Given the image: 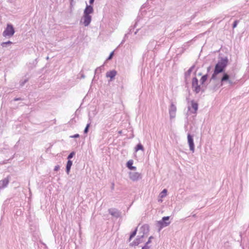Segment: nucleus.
Segmentation results:
<instances>
[{
    "label": "nucleus",
    "mask_w": 249,
    "mask_h": 249,
    "mask_svg": "<svg viewBox=\"0 0 249 249\" xmlns=\"http://www.w3.org/2000/svg\"><path fill=\"white\" fill-rule=\"evenodd\" d=\"M229 64V59L227 56H219L218 60L215 64L213 73L210 78V81H215L218 79V75L221 74V76H227V78L234 80L235 74H229L226 72V69Z\"/></svg>",
    "instance_id": "nucleus-1"
},
{
    "label": "nucleus",
    "mask_w": 249,
    "mask_h": 249,
    "mask_svg": "<svg viewBox=\"0 0 249 249\" xmlns=\"http://www.w3.org/2000/svg\"><path fill=\"white\" fill-rule=\"evenodd\" d=\"M229 64V59L227 56H219L218 60L215 64L213 73L210 78V81H215L218 79V75L221 74V76H227V78L234 80L235 74H229L226 72V69Z\"/></svg>",
    "instance_id": "nucleus-2"
},
{
    "label": "nucleus",
    "mask_w": 249,
    "mask_h": 249,
    "mask_svg": "<svg viewBox=\"0 0 249 249\" xmlns=\"http://www.w3.org/2000/svg\"><path fill=\"white\" fill-rule=\"evenodd\" d=\"M227 76H221L219 81L217 80L214 81L215 82L213 84L210 86L209 89L210 90L213 91H215L217 90L221 87H222L224 85L228 83L230 86L234 85L236 82H234L232 79H228L226 77Z\"/></svg>",
    "instance_id": "nucleus-3"
},
{
    "label": "nucleus",
    "mask_w": 249,
    "mask_h": 249,
    "mask_svg": "<svg viewBox=\"0 0 249 249\" xmlns=\"http://www.w3.org/2000/svg\"><path fill=\"white\" fill-rule=\"evenodd\" d=\"M142 230L143 229V234L142 235H138L136 238L131 243L129 244L130 247H135L138 246L142 242V239L144 237V234L145 231L146 232L149 231V226L148 224L143 225L141 228Z\"/></svg>",
    "instance_id": "nucleus-4"
},
{
    "label": "nucleus",
    "mask_w": 249,
    "mask_h": 249,
    "mask_svg": "<svg viewBox=\"0 0 249 249\" xmlns=\"http://www.w3.org/2000/svg\"><path fill=\"white\" fill-rule=\"evenodd\" d=\"M170 216H166L162 217L161 219L157 221L156 227H158V231L159 232L163 228L169 226L171 223L169 221Z\"/></svg>",
    "instance_id": "nucleus-5"
},
{
    "label": "nucleus",
    "mask_w": 249,
    "mask_h": 249,
    "mask_svg": "<svg viewBox=\"0 0 249 249\" xmlns=\"http://www.w3.org/2000/svg\"><path fill=\"white\" fill-rule=\"evenodd\" d=\"M15 33V30L13 25L11 23H8L2 33V36L5 37H10L14 35Z\"/></svg>",
    "instance_id": "nucleus-6"
},
{
    "label": "nucleus",
    "mask_w": 249,
    "mask_h": 249,
    "mask_svg": "<svg viewBox=\"0 0 249 249\" xmlns=\"http://www.w3.org/2000/svg\"><path fill=\"white\" fill-rule=\"evenodd\" d=\"M192 87L193 89V91L196 93H198L201 90L200 85L198 84V79L195 76L192 78Z\"/></svg>",
    "instance_id": "nucleus-7"
},
{
    "label": "nucleus",
    "mask_w": 249,
    "mask_h": 249,
    "mask_svg": "<svg viewBox=\"0 0 249 249\" xmlns=\"http://www.w3.org/2000/svg\"><path fill=\"white\" fill-rule=\"evenodd\" d=\"M194 136L190 133L187 134V142L189 146V149L193 153L195 151V144L194 142Z\"/></svg>",
    "instance_id": "nucleus-8"
},
{
    "label": "nucleus",
    "mask_w": 249,
    "mask_h": 249,
    "mask_svg": "<svg viewBox=\"0 0 249 249\" xmlns=\"http://www.w3.org/2000/svg\"><path fill=\"white\" fill-rule=\"evenodd\" d=\"M176 111L177 107L175 106V105L173 103V102H172L169 108V113L170 115V120H172L175 118Z\"/></svg>",
    "instance_id": "nucleus-9"
},
{
    "label": "nucleus",
    "mask_w": 249,
    "mask_h": 249,
    "mask_svg": "<svg viewBox=\"0 0 249 249\" xmlns=\"http://www.w3.org/2000/svg\"><path fill=\"white\" fill-rule=\"evenodd\" d=\"M129 177L131 180L133 181H137L142 178L141 174L138 172H131L129 173Z\"/></svg>",
    "instance_id": "nucleus-10"
},
{
    "label": "nucleus",
    "mask_w": 249,
    "mask_h": 249,
    "mask_svg": "<svg viewBox=\"0 0 249 249\" xmlns=\"http://www.w3.org/2000/svg\"><path fill=\"white\" fill-rule=\"evenodd\" d=\"M191 105L192 110H191V107L189 106L188 107V110L190 111L192 113H196L198 108V103L193 100L191 101Z\"/></svg>",
    "instance_id": "nucleus-11"
},
{
    "label": "nucleus",
    "mask_w": 249,
    "mask_h": 249,
    "mask_svg": "<svg viewBox=\"0 0 249 249\" xmlns=\"http://www.w3.org/2000/svg\"><path fill=\"white\" fill-rule=\"evenodd\" d=\"M108 211L110 215L116 218L121 216V212L116 208L109 209Z\"/></svg>",
    "instance_id": "nucleus-12"
},
{
    "label": "nucleus",
    "mask_w": 249,
    "mask_h": 249,
    "mask_svg": "<svg viewBox=\"0 0 249 249\" xmlns=\"http://www.w3.org/2000/svg\"><path fill=\"white\" fill-rule=\"evenodd\" d=\"M9 183V177L8 176L0 180V190L6 188Z\"/></svg>",
    "instance_id": "nucleus-13"
},
{
    "label": "nucleus",
    "mask_w": 249,
    "mask_h": 249,
    "mask_svg": "<svg viewBox=\"0 0 249 249\" xmlns=\"http://www.w3.org/2000/svg\"><path fill=\"white\" fill-rule=\"evenodd\" d=\"M92 17H82L80 20V23H82L85 26L89 25L91 21Z\"/></svg>",
    "instance_id": "nucleus-14"
},
{
    "label": "nucleus",
    "mask_w": 249,
    "mask_h": 249,
    "mask_svg": "<svg viewBox=\"0 0 249 249\" xmlns=\"http://www.w3.org/2000/svg\"><path fill=\"white\" fill-rule=\"evenodd\" d=\"M117 72L115 70L108 71L106 73V77L110 78V81L114 79L115 76L117 75Z\"/></svg>",
    "instance_id": "nucleus-15"
},
{
    "label": "nucleus",
    "mask_w": 249,
    "mask_h": 249,
    "mask_svg": "<svg viewBox=\"0 0 249 249\" xmlns=\"http://www.w3.org/2000/svg\"><path fill=\"white\" fill-rule=\"evenodd\" d=\"M141 19H142V17H137L136 19L135 20L134 24L130 27L129 32L127 33L128 34H130L132 33L134 29L137 27L138 22H140Z\"/></svg>",
    "instance_id": "nucleus-16"
},
{
    "label": "nucleus",
    "mask_w": 249,
    "mask_h": 249,
    "mask_svg": "<svg viewBox=\"0 0 249 249\" xmlns=\"http://www.w3.org/2000/svg\"><path fill=\"white\" fill-rule=\"evenodd\" d=\"M72 165V161L71 160H68L66 165V172L67 175H69L71 167Z\"/></svg>",
    "instance_id": "nucleus-17"
},
{
    "label": "nucleus",
    "mask_w": 249,
    "mask_h": 249,
    "mask_svg": "<svg viewBox=\"0 0 249 249\" xmlns=\"http://www.w3.org/2000/svg\"><path fill=\"white\" fill-rule=\"evenodd\" d=\"M102 67L103 66H100L95 69V71H94V76L92 79V81L95 80L96 77H97V79H99V76H98V74L101 72Z\"/></svg>",
    "instance_id": "nucleus-18"
},
{
    "label": "nucleus",
    "mask_w": 249,
    "mask_h": 249,
    "mask_svg": "<svg viewBox=\"0 0 249 249\" xmlns=\"http://www.w3.org/2000/svg\"><path fill=\"white\" fill-rule=\"evenodd\" d=\"M154 238V237L153 236H150L148 241L145 243L144 245L142 247L141 249H149L150 247L148 246V245L151 243V240Z\"/></svg>",
    "instance_id": "nucleus-19"
},
{
    "label": "nucleus",
    "mask_w": 249,
    "mask_h": 249,
    "mask_svg": "<svg viewBox=\"0 0 249 249\" xmlns=\"http://www.w3.org/2000/svg\"><path fill=\"white\" fill-rule=\"evenodd\" d=\"M38 63L37 59L36 58L33 61L32 63H29L28 64V68L29 70H32L34 69Z\"/></svg>",
    "instance_id": "nucleus-20"
},
{
    "label": "nucleus",
    "mask_w": 249,
    "mask_h": 249,
    "mask_svg": "<svg viewBox=\"0 0 249 249\" xmlns=\"http://www.w3.org/2000/svg\"><path fill=\"white\" fill-rule=\"evenodd\" d=\"M208 77L209 74L208 73H206L202 76L200 79V83L201 85H204L206 81L208 80Z\"/></svg>",
    "instance_id": "nucleus-21"
},
{
    "label": "nucleus",
    "mask_w": 249,
    "mask_h": 249,
    "mask_svg": "<svg viewBox=\"0 0 249 249\" xmlns=\"http://www.w3.org/2000/svg\"><path fill=\"white\" fill-rule=\"evenodd\" d=\"M196 67V65L194 64L193 65H192L188 70L187 71H186L184 73V76L185 77H189L190 76V74L191 73V72H192V71H193V70L194 69V68H195Z\"/></svg>",
    "instance_id": "nucleus-22"
},
{
    "label": "nucleus",
    "mask_w": 249,
    "mask_h": 249,
    "mask_svg": "<svg viewBox=\"0 0 249 249\" xmlns=\"http://www.w3.org/2000/svg\"><path fill=\"white\" fill-rule=\"evenodd\" d=\"M139 150L144 151V148L141 143H138L135 147V152H137Z\"/></svg>",
    "instance_id": "nucleus-23"
},
{
    "label": "nucleus",
    "mask_w": 249,
    "mask_h": 249,
    "mask_svg": "<svg viewBox=\"0 0 249 249\" xmlns=\"http://www.w3.org/2000/svg\"><path fill=\"white\" fill-rule=\"evenodd\" d=\"M92 7L90 6H87L84 11L85 16H88L89 14H91L92 12Z\"/></svg>",
    "instance_id": "nucleus-24"
},
{
    "label": "nucleus",
    "mask_w": 249,
    "mask_h": 249,
    "mask_svg": "<svg viewBox=\"0 0 249 249\" xmlns=\"http://www.w3.org/2000/svg\"><path fill=\"white\" fill-rule=\"evenodd\" d=\"M27 74L25 75V78L23 80H20L19 82V85L20 87H23L28 81L29 77H26Z\"/></svg>",
    "instance_id": "nucleus-25"
},
{
    "label": "nucleus",
    "mask_w": 249,
    "mask_h": 249,
    "mask_svg": "<svg viewBox=\"0 0 249 249\" xmlns=\"http://www.w3.org/2000/svg\"><path fill=\"white\" fill-rule=\"evenodd\" d=\"M13 43L12 41L8 40L7 41L3 42L1 43L0 45L2 46V47L5 48V47H7L8 46L12 44Z\"/></svg>",
    "instance_id": "nucleus-26"
},
{
    "label": "nucleus",
    "mask_w": 249,
    "mask_h": 249,
    "mask_svg": "<svg viewBox=\"0 0 249 249\" xmlns=\"http://www.w3.org/2000/svg\"><path fill=\"white\" fill-rule=\"evenodd\" d=\"M167 190L166 189H164L160 194L159 196L161 198H163L165 197L167 195Z\"/></svg>",
    "instance_id": "nucleus-27"
},
{
    "label": "nucleus",
    "mask_w": 249,
    "mask_h": 249,
    "mask_svg": "<svg viewBox=\"0 0 249 249\" xmlns=\"http://www.w3.org/2000/svg\"><path fill=\"white\" fill-rule=\"evenodd\" d=\"M133 162L134 161L133 160H130L127 161L126 163V167L129 169L133 166Z\"/></svg>",
    "instance_id": "nucleus-28"
},
{
    "label": "nucleus",
    "mask_w": 249,
    "mask_h": 249,
    "mask_svg": "<svg viewBox=\"0 0 249 249\" xmlns=\"http://www.w3.org/2000/svg\"><path fill=\"white\" fill-rule=\"evenodd\" d=\"M137 231H138V227H136L134 231H133L130 234V238H133V237H134L136 234H137Z\"/></svg>",
    "instance_id": "nucleus-29"
},
{
    "label": "nucleus",
    "mask_w": 249,
    "mask_h": 249,
    "mask_svg": "<svg viewBox=\"0 0 249 249\" xmlns=\"http://www.w3.org/2000/svg\"><path fill=\"white\" fill-rule=\"evenodd\" d=\"M75 151L71 152L67 157L68 160H71V159L75 156Z\"/></svg>",
    "instance_id": "nucleus-30"
},
{
    "label": "nucleus",
    "mask_w": 249,
    "mask_h": 249,
    "mask_svg": "<svg viewBox=\"0 0 249 249\" xmlns=\"http://www.w3.org/2000/svg\"><path fill=\"white\" fill-rule=\"evenodd\" d=\"M90 123H88L84 130V134H87L88 133V132H89V126H90Z\"/></svg>",
    "instance_id": "nucleus-31"
},
{
    "label": "nucleus",
    "mask_w": 249,
    "mask_h": 249,
    "mask_svg": "<svg viewBox=\"0 0 249 249\" xmlns=\"http://www.w3.org/2000/svg\"><path fill=\"white\" fill-rule=\"evenodd\" d=\"M114 51L111 52L110 53L109 56L107 58V60H110L112 59L113 57V56H114Z\"/></svg>",
    "instance_id": "nucleus-32"
},
{
    "label": "nucleus",
    "mask_w": 249,
    "mask_h": 249,
    "mask_svg": "<svg viewBox=\"0 0 249 249\" xmlns=\"http://www.w3.org/2000/svg\"><path fill=\"white\" fill-rule=\"evenodd\" d=\"M239 21L238 20H235L234 21L233 23H232V27L233 29H234L236 28L237 26L238 23H239Z\"/></svg>",
    "instance_id": "nucleus-33"
},
{
    "label": "nucleus",
    "mask_w": 249,
    "mask_h": 249,
    "mask_svg": "<svg viewBox=\"0 0 249 249\" xmlns=\"http://www.w3.org/2000/svg\"><path fill=\"white\" fill-rule=\"evenodd\" d=\"M80 137V135L78 134H75L73 135H71L70 136L71 138H78Z\"/></svg>",
    "instance_id": "nucleus-34"
},
{
    "label": "nucleus",
    "mask_w": 249,
    "mask_h": 249,
    "mask_svg": "<svg viewBox=\"0 0 249 249\" xmlns=\"http://www.w3.org/2000/svg\"><path fill=\"white\" fill-rule=\"evenodd\" d=\"M23 99L20 97H15L14 98L13 101H21Z\"/></svg>",
    "instance_id": "nucleus-35"
},
{
    "label": "nucleus",
    "mask_w": 249,
    "mask_h": 249,
    "mask_svg": "<svg viewBox=\"0 0 249 249\" xmlns=\"http://www.w3.org/2000/svg\"><path fill=\"white\" fill-rule=\"evenodd\" d=\"M60 169V166L59 165H56L54 168V171H57L59 170Z\"/></svg>",
    "instance_id": "nucleus-36"
},
{
    "label": "nucleus",
    "mask_w": 249,
    "mask_h": 249,
    "mask_svg": "<svg viewBox=\"0 0 249 249\" xmlns=\"http://www.w3.org/2000/svg\"><path fill=\"white\" fill-rule=\"evenodd\" d=\"M212 68V66L211 65L209 66V67H207V72L208 74V73L211 71V69Z\"/></svg>",
    "instance_id": "nucleus-37"
},
{
    "label": "nucleus",
    "mask_w": 249,
    "mask_h": 249,
    "mask_svg": "<svg viewBox=\"0 0 249 249\" xmlns=\"http://www.w3.org/2000/svg\"><path fill=\"white\" fill-rule=\"evenodd\" d=\"M188 77H186L184 76V82L185 83V85H186V87L187 86V85H188L189 83L188 82Z\"/></svg>",
    "instance_id": "nucleus-38"
},
{
    "label": "nucleus",
    "mask_w": 249,
    "mask_h": 249,
    "mask_svg": "<svg viewBox=\"0 0 249 249\" xmlns=\"http://www.w3.org/2000/svg\"><path fill=\"white\" fill-rule=\"evenodd\" d=\"M137 169V167L136 166H132L130 169L129 170H133V171H135Z\"/></svg>",
    "instance_id": "nucleus-39"
},
{
    "label": "nucleus",
    "mask_w": 249,
    "mask_h": 249,
    "mask_svg": "<svg viewBox=\"0 0 249 249\" xmlns=\"http://www.w3.org/2000/svg\"><path fill=\"white\" fill-rule=\"evenodd\" d=\"M125 41V39H123L122 40V41H121V43L120 44L119 46H120L121 45H123Z\"/></svg>",
    "instance_id": "nucleus-40"
},
{
    "label": "nucleus",
    "mask_w": 249,
    "mask_h": 249,
    "mask_svg": "<svg viewBox=\"0 0 249 249\" xmlns=\"http://www.w3.org/2000/svg\"><path fill=\"white\" fill-rule=\"evenodd\" d=\"M129 35V34L127 33L126 34H125L124 36V37L123 39H125V40L126 39V38L128 37V35Z\"/></svg>",
    "instance_id": "nucleus-41"
},
{
    "label": "nucleus",
    "mask_w": 249,
    "mask_h": 249,
    "mask_svg": "<svg viewBox=\"0 0 249 249\" xmlns=\"http://www.w3.org/2000/svg\"><path fill=\"white\" fill-rule=\"evenodd\" d=\"M111 189L112 190H114V183H112Z\"/></svg>",
    "instance_id": "nucleus-42"
},
{
    "label": "nucleus",
    "mask_w": 249,
    "mask_h": 249,
    "mask_svg": "<svg viewBox=\"0 0 249 249\" xmlns=\"http://www.w3.org/2000/svg\"><path fill=\"white\" fill-rule=\"evenodd\" d=\"M132 238H130V236H129V238L128 239V240H127V242H130L131 241V240H132Z\"/></svg>",
    "instance_id": "nucleus-43"
},
{
    "label": "nucleus",
    "mask_w": 249,
    "mask_h": 249,
    "mask_svg": "<svg viewBox=\"0 0 249 249\" xmlns=\"http://www.w3.org/2000/svg\"><path fill=\"white\" fill-rule=\"evenodd\" d=\"M200 91H201L202 92H205V89H204L203 88H201V90Z\"/></svg>",
    "instance_id": "nucleus-44"
},
{
    "label": "nucleus",
    "mask_w": 249,
    "mask_h": 249,
    "mask_svg": "<svg viewBox=\"0 0 249 249\" xmlns=\"http://www.w3.org/2000/svg\"><path fill=\"white\" fill-rule=\"evenodd\" d=\"M94 0H89V3L90 4H92L93 3Z\"/></svg>",
    "instance_id": "nucleus-45"
},
{
    "label": "nucleus",
    "mask_w": 249,
    "mask_h": 249,
    "mask_svg": "<svg viewBox=\"0 0 249 249\" xmlns=\"http://www.w3.org/2000/svg\"><path fill=\"white\" fill-rule=\"evenodd\" d=\"M139 29H137V30H136V31L135 32V33H134V35H136V34H137V33H138V32L139 31Z\"/></svg>",
    "instance_id": "nucleus-46"
},
{
    "label": "nucleus",
    "mask_w": 249,
    "mask_h": 249,
    "mask_svg": "<svg viewBox=\"0 0 249 249\" xmlns=\"http://www.w3.org/2000/svg\"><path fill=\"white\" fill-rule=\"evenodd\" d=\"M85 77V76L84 74H81V78H84Z\"/></svg>",
    "instance_id": "nucleus-47"
},
{
    "label": "nucleus",
    "mask_w": 249,
    "mask_h": 249,
    "mask_svg": "<svg viewBox=\"0 0 249 249\" xmlns=\"http://www.w3.org/2000/svg\"><path fill=\"white\" fill-rule=\"evenodd\" d=\"M198 76H201L202 75V73L201 72H199L197 74Z\"/></svg>",
    "instance_id": "nucleus-48"
},
{
    "label": "nucleus",
    "mask_w": 249,
    "mask_h": 249,
    "mask_svg": "<svg viewBox=\"0 0 249 249\" xmlns=\"http://www.w3.org/2000/svg\"><path fill=\"white\" fill-rule=\"evenodd\" d=\"M118 133H119V134H122V130H120V131H119L118 132Z\"/></svg>",
    "instance_id": "nucleus-49"
},
{
    "label": "nucleus",
    "mask_w": 249,
    "mask_h": 249,
    "mask_svg": "<svg viewBox=\"0 0 249 249\" xmlns=\"http://www.w3.org/2000/svg\"><path fill=\"white\" fill-rule=\"evenodd\" d=\"M46 59H47V60H49V56H47V57H46Z\"/></svg>",
    "instance_id": "nucleus-50"
},
{
    "label": "nucleus",
    "mask_w": 249,
    "mask_h": 249,
    "mask_svg": "<svg viewBox=\"0 0 249 249\" xmlns=\"http://www.w3.org/2000/svg\"><path fill=\"white\" fill-rule=\"evenodd\" d=\"M196 214H194V215H193V217H196Z\"/></svg>",
    "instance_id": "nucleus-51"
},
{
    "label": "nucleus",
    "mask_w": 249,
    "mask_h": 249,
    "mask_svg": "<svg viewBox=\"0 0 249 249\" xmlns=\"http://www.w3.org/2000/svg\"><path fill=\"white\" fill-rule=\"evenodd\" d=\"M134 135H131V137H132V138H133V137H134Z\"/></svg>",
    "instance_id": "nucleus-52"
},
{
    "label": "nucleus",
    "mask_w": 249,
    "mask_h": 249,
    "mask_svg": "<svg viewBox=\"0 0 249 249\" xmlns=\"http://www.w3.org/2000/svg\"><path fill=\"white\" fill-rule=\"evenodd\" d=\"M134 135H131V137H132V138H133V137H134Z\"/></svg>",
    "instance_id": "nucleus-53"
},
{
    "label": "nucleus",
    "mask_w": 249,
    "mask_h": 249,
    "mask_svg": "<svg viewBox=\"0 0 249 249\" xmlns=\"http://www.w3.org/2000/svg\"><path fill=\"white\" fill-rule=\"evenodd\" d=\"M196 71H195L194 74L196 75Z\"/></svg>",
    "instance_id": "nucleus-54"
}]
</instances>
